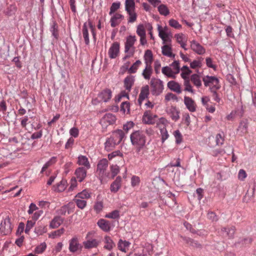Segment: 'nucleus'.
I'll return each mask as SVG.
<instances>
[{
  "label": "nucleus",
  "mask_w": 256,
  "mask_h": 256,
  "mask_svg": "<svg viewBox=\"0 0 256 256\" xmlns=\"http://www.w3.org/2000/svg\"><path fill=\"white\" fill-rule=\"evenodd\" d=\"M130 142L133 146H144L146 138L142 130H136L130 136Z\"/></svg>",
  "instance_id": "nucleus-1"
},
{
  "label": "nucleus",
  "mask_w": 256,
  "mask_h": 256,
  "mask_svg": "<svg viewBox=\"0 0 256 256\" xmlns=\"http://www.w3.org/2000/svg\"><path fill=\"white\" fill-rule=\"evenodd\" d=\"M108 164V160L106 158L100 160L96 168V172L98 174L99 180L101 182L106 180V178L108 176V173L106 172V170Z\"/></svg>",
  "instance_id": "nucleus-2"
},
{
  "label": "nucleus",
  "mask_w": 256,
  "mask_h": 256,
  "mask_svg": "<svg viewBox=\"0 0 256 256\" xmlns=\"http://www.w3.org/2000/svg\"><path fill=\"white\" fill-rule=\"evenodd\" d=\"M88 26H89L90 30L93 38L94 40L96 39V33L95 32L94 26L92 24L90 20H88V22H86L84 24L82 30V36L86 45H88L90 44Z\"/></svg>",
  "instance_id": "nucleus-3"
},
{
  "label": "nucleus",
  "mask_w": 256,
  "mask_h": 256,
  "mask_svg": "<svg viewBox=\"0 0 256 256\" xmlns=\"http://www.w3.org/2000/svg\"><path fill=\"white\" fill-rule=\"evenodd\" d=\"M152 86V92L153 95L158 96L164 90L163 82L160 79L153 78L150 82Z\"/></svg>",
  "instance_id": "nucleus-4"
},
{
  "label": "nucleus",
  "mask_w": 256,
  "mask_h": 256,
  "mask_svg": "<svg viewBox=\"0 0 256 256\" xmlns=\"http://www.w3.org/2000/svg\"><path fill=\"white\" fill-rule=\"evenodd\" d=\"M136 40L135 36H128L126 38L124 44V52H130L134 54L135 52L134 44Z\"/></svg>",
  "instance_id": "nucleus-5"
},
{
  "label": "nucleus",
  "mask_w": 256,
  "mask_h": 256,
  "mask_svg": "<svg viewBox=\"0 0 256 256\" xmlns=\"http://www.w3.org/2000/svg\"><path fill=\"white\" fill-rule=\"evenodd\" d=\"M116 118L115 115L110 113L106 114L102 118L100 124L102 128H106L108 124H113L116 122Z\"/></svg>",
  "instance_id": "nucleus-6"
},
{
  "label": "nucleus",
  "mask_w": 256,
  "mask_h": 256,
  "mask_svg": "<svg viewBox=\"0 0 256 256\" xmlns=\"http://www.w3.org/2000/svg\"><path fill=\"white\" fill-rule=\"evenodd\" d=\"M202 80L206 86H210V88L220 86L219 84V80L216 76H206L203 78Z\"/></svg>",
  "instance_id": "nucleus-7"
},
{
  "label": "nucleus",
  "mask_w": 256,
  "mask_h": 256,
  "mask_svg": "<svg viewBox=\"0 0 256 256\" xmlns=\"http://www.w3.org/2000/svg\"><path fill=\"white\" fill-rule=\"evenodd\" d=\"M12 227L10 219L8 218L2 220L0 224V232L3 235H7L11 232Z\"/></svg>",
  "instance_id": "nucleus-8"
},
{
  "label": "nucleus",
  "mask_w": 256,
  "mask_h": 256,
  "mask_svg": "<svg viewBox=\"0 0 256 256\" xmlns=\"http://www.w3.org/2000/svg\"><path fill=\"white\" fill-rule=\"evenodd\" d=\"M82 248V245L79 243L78 238L74 236L69 240V250L72 253L80 250Z\"/></svg>",
  "instance_id": "nucleus-9"
},
{
  "label": "nucleus",
  "mask_w": 256,
  "mask_h": 256,
  "mask_svg": "<svg viewBox=\"0 0 256 256\" xmlns=\"http://www.w3.org/2000/svg\"><path fill=\"white\" fill-rule=\"evenodd\" d=\"M158 116L156 114H152L150 111H146L142 116V122L146 124H153L156 122V118Z\"/></svg>",
  "instance_id": "nucleus-10"
},
{
  "label": "nucleus",
  "mask_w": 256,
  "mask_h": 256,
  "mask_svg": "<svg viewBox=\"0 0 256 256\" xmlns=\"http://www.w3.org/2000/svg\"><path fill=\"white\" fill-rule=\"evenodd\" d=\"M120 53V44L118 42H114L111 45L108 51L109 57L112 59L116 58Z\"/></svg>",
  "instance_id": "nucleus-11"
},
{
  "label": "nucleus",
  "mask_w": 256,
  "mask_h": 256,
  "mask_svg": "<svg viewBox=\"0 0 256 256\" xmlns=\"http://www.w3.org/2000/svg\"><path fill=\"white\" fill-rule=\"evenodd\" d=\"M190 48L195 53L199 55H202L206 52L205 48L195 40L190 42Z\"/></svg>",
  "instance_id": "nucleus-12"
},
{
  "label": "nucleus",
  "mask_w": 256,
  "mask_h": 256,
  "mask_svg": "<svg viewBox=\"0 0 256 256\" xmlns=\"http://www.w3.org/2000/svg\"><path fill=\"white\" fill-rule=\"evenodd\" d=\"M125 134L122 130L118 129L112 132L110 136L112 139L118 144H119L122 139L124 138Z\"/></svg>",
  "instance_id": "nucleus-13"
},
{
  "label": "nucleus",
  "mask_w": 256,
  "mask_h": 256,
  "mask_svg": "<svg viewBox=\"0 0 256 256\" xmlns=\"http://www.w3.org/2000/svg\"><path fill=\"white\" fill-rule=\"evenodd\" d=\"M104 248L108 251H111L116 247V244L112 238L108 236H105L103 239Z\"/></svg>",
  "instance_id": "nucleus-14"
},
{
  "label": "nucleus",
  "mask_w": 256,
  "mask_h": 256,
  "mask_svg": "<svg viewBox=\"0 0 256 256\" xmlns=\"http://www.w3.org/2000/svg\"><path fill=\"white\" fill-rule=\"evenodd\" d=\"M97 224L104 232H108L112 229L110 222L104 218L100 219L97 222Z\"/></svg>",
  "instance_id": "nucleus-15"
},
{
  "label": "nucleus",
  "mask_w": 256,
  "mask_h": 256,
  "mask_svg": "<svg viewBox=\"0 0 256 256\" xmlns=\"http://www.w3.org/2000/svg\"><path fill=\"white\" fill-rule=\"evenodd\" d=\"M184 104L190 112H194L196 110V103L191 98L185 96L184 97Z\"/></svg>",
  "instance_id": "nucleus-16"
},
{
  "label": "nucleus",
  "mask_w": 256,
  "mask_h": 256,
  "mask_svg": "<svg viewBox=\"0 0 256 256\" xmlns=\"http://www.w3.org/2000/svg\"><path fill=\"white\" fill-rule=\"evenodd\" d=\"M87 170L84 167H79L76 169L74 174L78 182H82L84 180L86 176Z\"/></svg>",
  "instance_id": "nucleus-17"
},
{
  "label": "nucleus",
  "mask_w": 256,
  "mask_h": 256,
  "mask_svg": "<svg viewBox=\"0 0 256 256\" xmlns=\"http://www.w3.org/2000/svg\"><path fill=\"white\" fill-rule=\"evenodd\" d=\"M122 179L120 176L116 178L110 186V190L112 192L116 193L121 188Z\"/></svg>",
  "instance_id": "nucleus-18"
},
{
  "label": "nucleus",
  "mask_w": 256,
  "mask_h": 256,
  "mask_svg": "<svg viewBox=\"0 0 256 256\" xmlns=\"http://www.w3.org/2000/svg\"><path fill=\"white\" fill-rule=\"evenodd\" d=\"M112 96V91L110 89H105L100 92L98 97L104 102H108Z\"/></svg>",
  "instance_id": "nucleus-19"
},
{
  "label": "nucleus",
  "mask_w": 256,
  "mask_h": 256,
  "mask_svg": "<svg viewBox=\"0 0 256 256\" xmlns=\"http://www.w3.org/2000/svg\"><path fill=\"white\" fill-rule=\"evenodd\" d=\"M124 18V16L122 14L118 13L114 14L110 20V26L112 28L116 26Z\"/></svg>",
  "instance_id": "nucleus-20"
},
{
  "label": "nucleus",
  "mask_w": 256,
  "mask_h": 256,
  "mask_svg": "<svg viewBox=\"0 0 256 256\" xmlns=\"http://www.w3.org/2000/svg\"><path fill=\"white\" fill-rule=\"evenodd\" d=\"M134 76L131 75L127 76L124 79V87L125 88L126 90H128V92L130 91L132 87L134 84Z\"/></svg>",
  "instance_id": "nucleus-21"
},
{
  "label": "nucleus",
  "mask_w": 256,
  "mask_h": 256,
  "mask_svg": "<svg viewBox=\"0 0 256 256\" xmlns=\"http://www.w3.org/2000/svg\"><path fill=\"white\" fill-rule=\"evenodd\" d=\"M168 88L172 91H173L178 94L182 92L181 87L180 84L174 80H170L168 82Z\"/></svg>",
  "instance_id": "nucleus-22"
},
{
  "label": "nucleus",
  "mask_w": 256,
  "mask_h": 256,
  "mask_svg": "<svg viewBox=\"0 0 256 256\" xmlns=\"http://www.w3.org/2000/svg\"><path fill=\"white\" fill-rule=\"evenodd\" d=\"M149 94V86L146 85L142 87L138 98V102L140 105L144 100L146 98Z\"/></svg>",
  "instance_id": "nucleus-23"
},
{
  "label": "nucleus",
  "mask_w": 256,
  "mask_h": 256,
  "mask_svg": "<svg viewBox=\"0 0 256 256\" xmlns=\"http://www.w3.org/2000/svg\"><path fill=\"white\" fill-rule=\"evenodd\" d=\"M162 52L164 56L172 58H175L176 55L172 52V48L171 46L168 44H164L162 47Z\"/></svg>",
  "instance_id": "nucleus-24"
},
{
  "label": "nucleus",
  "mask_w": 256,
  "mask_h": 256,
  "mask_svg": "<svg viewBox=\"0 0 256 256\" xmlns=\"http://www.w3.org/2000/svg\"><path fill=\"white\" fill-rule=\"evenodd\" d=\"M158 36L162 40V43L164 44L168 41H170V40L168 38L169 32L162 31V27L160 24H158Z\"/></svg>",
  "instance_id": "nucleus-25"
},
{
  "label": "nucleus",
  "mask_w": 256,
  "mask_h": 256,
  "mask_svg": "<svg viewBox=\"0 0 256 256\" xmlns=\"http://www.w3.org/2000/svg\"><path fill=\"white\" fill-rule=\"evenodd\" d=\"M99 244L100 242L96 239H90L83 242L84 248L86 249H90L96 248Z\"/></svg>",
  "instance_id": "nucleus-26"
},
{
  "label": "nucleus",
  "mask_w": 256,
  "mask_h": 256,
  "mask_svg": "<svg viewBox=\"0 0 256 256\" xmlns=\"http://www.w3.org/2000/svg\"><path fill=\"white\" fill-rule=\"evenodd\" d=\"M64 222V218L60 216H56L51 220L50 227L52 228H58Z\"/></svg>",
  "instance_id": "nucleus-27"
},
{
  "label": "nucleus",
  "mask_w": 256,
  "mask_h": 256,
  "mask_svg": "<svg viewBox=\"0 0 256 256\" xmlns=\"http://www.w3.org/2000/svg\"><path fill=\"white\" fill-rule=\"evenodd\" d=\"M130 244V243L129 242L120 239L118 244V248L120 250L126 252L128 250Z\"/></svg>",
  "instance_id": "nucleus-28"
},
{
  "label": "nucleus",
  "mask_w": 256,
  "mask_h": 256,
  "mask_svg": "<svg viewBox=\"0 0 256 256\" xmlns=\"http://www.w3.org/2000/svg\"><path fill=\"white\" fill-rule=\"evenodd\" d=\"M152 72L153 70L152 65H145V68L142 74L145 80H149L150 78Z\"/></svg>",
  "instance_id": "nucleus-29"
},
{
  "label": "nucleus",
  "mask_w": 256,
  "mask_h": 256,
  "mask_svg": "<svg viewBox=\"0 0 256 256\" xmlns=\"http://www.w3.org/2000/svg\"><path fill=\"white\" fill-rule=\"evenodd\" d=\"M78 164L80 166H84L86 169H89L90 168V164L88 158L86 156L80 155L78 158Z\"/></svg>",
  "instance_id": "nucleus-30"
},
{
  "label": "nucleus",
  "mask_w": 256,
  "mask_h": 256,
  "mask_svg": "<svg viewBox=\"0 0 256 256\" xmlns=\"http://www.w3.org/2000/svg\"><path fill=\"white\" fill-rule=\"evenodd\" d=\"M118 145L110 137L108 138L104 142V149L107 152H110L114 150L116 146Z\"/></svg>",
  "instance_id": "nucleus-31"
},
{
  "label": "nucleus",
  "mask_w": 256,
  "mask_h": 256,
  "mask_svg": "<svg viewBox=\"0 0 256 256\" xmlns=\"http://www.w3.org/2000/svg\"><path fill=\"white\" fill-rule=\"evenodd\" d=\"M168 114L170 116L171 118L176 121L180 118L179 112L175 106H171L167 111Z\"/></svg>",
  "instance_id": "nucleus-32"
},
{
  "label": "nucleus",
  "mask_w": 256,
  "mask_h": 256,
  "mask_svg": "<svg viewBox=\"0 0 256 256\" xmlns=\"http://www.w3.org/2000/svg\"><path fill=\"white\" fill-rule=\"evenodd\" d=\"M144 58L145 65H152L153 60V55L150 50H146Z\"/></svg>",
  "instance_id": "nucleus-33"
},
{
  "label": "nucleus",
  "mask_w": 256,
  "mask_h": 256,
  "mask_svg": "<svg viewBox=\"0 0 256 256\" xmlns=\"http://www.w3.org/2000/svg\"><path fill=\"white\" fill-rule=\"evenodd\" d=\"M248 124L246 120L242 121L238 128V132L240 135H243L247 132Z\"/></svg>",
  "instance_id": "nucleus-34"
},
{
  "label": "nucleus",
  "mask_w": 256,
  "mask_h": 256,
  "mask_svg": "<svg viewBox=\"0 0 256 256\" xmlns=\"http://www.w3.org/2000/svg\"><path fill=\"white\" fill-rule=\"evenodd\" d=\"M50 31L52 32V36L56 39H58V26L55 21H52L50 23Z\"/></svg>",
  "instance_id": "nucleus-35"
},
{
  "label": "nucleus",
  "mask_w": 256,
  "mask_h": 256,
  "mask_svg": "<svg viewBox=\"0 0 256 256\" xmlns=\"http://www.w3.org/2000/svg\"><path fill=\"white\" fill-rule=\"evenodd\" d=\"M222 232L224 235L225 234L226 236L232 238L234 234L235 229L232 226L228 228H222Z\"/></svg>",
  "instance_id": "nucleus-36"
},
{
  "label": "nucleus",
  "mask_w": 256,
  "mask_h": 256,
  "mask_svg": "<svg viewBox=\"0 0 256 256\" xmlns=\"http://www.w3.org/2000/svg\"><path fill=\"white\" fill-rule=\"evenodd\" d=\"M57 161V158L56 156L52 157L48 162H46L43 166L41 173H42L45 171L48 168L54 164Z\"/></svg>",
  "instance_id": "nucleus-37"
},
{
  "label": "nucleus",
  "mask_w": 256,
  "mask_h": 256,
  "mask_svg": "<svg viewBox=\"0 0 256 256\" xmlns=\"http://www.w3.org/2000/svg\"><path fill=\"white\" fill-rule=\"evenodd\" d=\"M162 72L164 74L166 75L168 78H174L176 77V76L174 75L172 69L169 66H166L163 67L162 68Z\"/></svg>",
  "instance_id": "nucleus-38"
},
{
  "label": "nucleus",
  "mask_w": 256,
  "mask_h": 256,
  "mask_svg": "<svg viewBox=\"0 0 256 256\" xmlns=\"http://www.w3.org/2000/svg\"><path fill=\"white\" fill-rule=\"evenodd\" d=\"M135 2L134 0H126L125 10L126 12L135 10Z\"/></svg>",
  "instance_id": "nucleus-39"
},
{
  "label": "nucleus",
  "mask_w": 256,
  "mask_h": 256,
  "mask_svg": "<svg viewBox=\"0 0 256 256\" xmlns=\"http://www.w3.org/2000/svg\"><path fill=\"white\" fill-rule=\"evenodd\" d=\"M182 73L180 74L182 78L184 80L189 79L188 76L192 73V70L187 66H184L181 68Z\"/></svg>",
  "instance_id": "nucleus-40"
},
{
  "label": "nucleus",
  "mask_w": 256,
  "mask_h": 256,
  "mask_svg": "<svg viewBox=\"0 0 256 256\" xmlns=\"http://www.w3.org/2000/svg\"><path fill=\"white\" fill-rule=\"evenodd\" d=\"M158 12L161 15L164 16H167L170 14V10L167 7V6L164 4H160L158 8Z\"/></svg>",
  "instance_id": "nucleus-41"
},
{
  "label": "nucleus",
  "mask_w": 256,
  "mask_h": 256,
  "mask_svg": "<svg viewBox=\"0 0 256 256\" xmlns=\"http://www.w3.org/2000/svg\"><path fill=\"white\" fill-rule=\"evenodd\" d=\"M190 80L196 87L200 88L202 86V82L199 75L197 74H192L190 77Z\"/></svg>",
  "instance_id": "nucleus-42"
},
{
  "label": "nucleus",
  "mask_w": 256,
  "mask_h": 256,
  "mask_svg": "<svg viewBox=\"0 0 256 256\" xmlns=\"http://www.w3.org/2000/svg\"><path fill=\"white\" fill-rule=\"evenodd\" d=\"M142 64L140 60H137L136 62L128 69L129 74H134L136 72L140 65Z\"/></svg>",
  "instance_id": "nucleus-43"
},
{
  "label": "nucleus",
  "mask_w": 256,
  "mask_h": 256,
  "mask_svg": "<svg viewBox=\"0 0 256 256\" xmlns=\"http://www.w3.org/2000/svg\"><path fill=\"white\" fill-rule=\"evenodd\" d=\"M160 130L162 142L164 143L168 138L169 134L166 128L164 126L160 128Z\"/></svg>",
  "instance_id": "nucleus-44"
},
{
  "label": "nucleus",
  "mask_w": 256,
  "mask_h": 256,
  "mask_svg": "<svg viewBox=\"0 0 256 256\" xmlns=\"http://www.w3.org/2000/svg\"><path fill=\"white\" fill-rule=\"evenodd\" d=\"M220 86H218L217 88H216V87L210 88V92L212 94L213 99L214 101L216 102H220V98L218 96L217 94V92H216V90L220 89Z\"/></svg>",
  "instance_id": "nucleus-45"
},
{
  "label": "nucleus",
  "mask_w": 256,
  "mask_h": 256,
  "mask_svg": "<svg viewBox=\"0 0 256 256\" xmlns=\"http://www.w3.org/2000/svg\"><path fill=\"white\" fill-rule=\"evenodd\" d=\"M74 201L76 202L77 206L80 208L84 209L86 205V201L85 200H82L75 197Z\"/></svg>",
  "instance_id": "nucleus-46"
},
{
  "label": "nucleus",
  "mask_w": 256,
  "mask_h": 256,
  "mask_svg": "<svg viewBox=\"0 0 256 256\" xmlns=\"http://www.w3.org/2000/svg\"><path fill=\"white\" fill-rule=\"evenodd\" d=\"M120 216V211L114 210L106 214L105 218L112 219H118Z\"/></svg>",
  "instance_id": "nucleus-47"
},
{
  "label": "nucleus",
  "mask_w": 256,
  "mask_h": 256,
  "mask_svg": "<svg viewBox=\"0 0 256 256\" xmlns=\"http://www.w3.org/2000/svg\"><path fill=\"white\" fill-rule=\"evenodd\" d=\"M224 141V136L223 132L218 134L216 136V142L218 146H222Z\"/></svg>",
  "instance_id": "nucleus-48"
},
{
  "label": "nucleus",
  "mask_w": 256,
  "mask_h": 256,
  "mask_svg": "<svg viewBox=\"0 0 256 256\" xmlns=\"http://www.w3.org/2000/svg\"><path fill=\"white\" fill-rule=\"evenodd\" d=\"M65 230L64 228H61L59 230L52 232L49 234V237L52 238H55L60 236L64 232Z\"/></svg>",
  "instance_id": "nucleus-49"
},
{
  "label": "nucleus",
  "mask_w": 256,
  "mask_h": 256,
  "mask_svg": "<svg viewBox=\"0 0 256 256\" xmlns=\"http://www.w3.org/2000/svg\"><path fill=\"white\" fill-rule=\"evenodd\" d=\"M128 15V23H133L136 20L137 18V14L135 12V10H131L126 12Z\"/></svg>",
  "instance_id": "nucleus-50"
},
{
  "label": "nucleus",
  "mask_w": 256,
  "mask_h": 256,
  "mask_svg": "<svg viewBox=\"0 0 256 256\" xmlns=\"http://www.w3.org/2000/svg\"><path fill=\"white\" fill-rule=\"evenodd\" d=\"M75 197L80 199L84 200L90 198V195L88 191L84 190L82 192L78 193Z\"/></svg>",
  "instance_id": "nucleus-51"
},
{
  "label": "nucleus",
  "mask_w": 256,
  "mask_h": 256,
  "mask_svg": "<svg viewBox=\"0 0 256 256\" xmlns=\"http://www.w3.org/2000/svg\"><path fill=\"white\" fill-rule=\"evenodd\" d=\"M170 66L172 67L171 68L174 72V75L179 73L180 68L178 61L174 60L173 62L171 64Z\"/></svg>",
  "instance_id": "nucleus-52"
},
{
  "label": "nucleus",
  "mask_w": 256,
  "mask_h": 256,
  "mask_svg": "<svg viewBox=\"0 0 256 256\" xmlns=\"http://www.w3.org/2000/svg\"><path fill=\"white\" fill-rule=\"evenodd\" d=\"M46 248V244L45 242L41 243L40 245L38 246L34 250V252L36 254L42 253Z\"/></svg>",
  "instance_id": "nucleus-53"
},
{
  "label": "nucleus",
  "mask_w": 256,
  "mask_h": 256,
  "mask_svg": "<svg viewBox=\"0 0 256 256\" xmlns=\"http://www.w3.org/2000/svg\"><path fill=\"white\" fill-rule=\"evenodd\" d=\"M136 34L140 36H146V30L144 28V26L143 24H139L137 26L136 28Z\"/></svg>",
  "instance_id": "nucleus-54"
},
{
  "label": "nucleus",
  "mask_w": 256,
  "mask_h": 256,
  "mask_svg": "<svg viewBox=\"0 0 256 256\" xmlns=\"http://www.w3.org/2000/svg\"><path fill=\"white\" fill-rule=\"evenodd\" d=\"M174 136L176 139V144H180L182 141V136L179 130H176L174 132Z\"/></svg>",
  "instance_id": "nucleus-55"
},
{
  "label": "nucleus",
  "mask_w": 256,
  "mask_h": 256,
  "mask_svg": "<svg viewBox=\"0 0 256 256\" xmlns=\"http://www.w3.org/2000/svg\"><path fill=\"white\" fill-rule=\"evenodd\" d=\"M168 24L170 26H172L176 29H180L182 28V25L179 24L178 21H177L176 20L172 18V19L170 20L169 22H168Z\"/></svg>",
  "instance_id": "nucleus-56"
},
{
  "label": "nucleus",
  "mask_w": 256,
  "mask_h": 256,
  "mask_svg": "<svg viewBox=\"0 0 256 256\" xmlns=\"http://www.w3.org/2000/svg\"><path fill=\"white\" fill-rule=\"evenodd\" d=\"M110 172L112 173V178H114L120 172L119 166L116 165H112L110 166Z\"/></svg>",
  "instance_id": "nucleus-57"
},
{
  "label": "nucleus",
  "mask_w": 256,
  "mask_h": 256,
  "mask_svg": "<svg viewBox=\"0 0 256 256\" xmlns=\"http://www.w3.org/2000/svg\"><path fill=\"white\" fill-rule=\"evenodd\" d=\"M202 58H200V60H193L190 63V67L192 68H200L202 66Z\"/></svg>",
  "instance_id": "nucleus-58"
},
{
  "label": "nucleus",
  "mask_w": 256,
  "mask_h": 256,
  "mask_svg": "<svg viewBox=\"0 0 256 256\" xmlns=\"http://www.w3.org/2000/svg\"><path fill=\"white\" fill-rule=\"evenodd\" d=\"M120 2H113L110 6L109 14L112 15L116 11L119 9L120 7Z\"/></svg>",
  "instance_id": "nucleus-59"
},
{
  "label": "nucleus",
  "mask_w": 256,
  "mask_h": 256,
  "mask_svg": "<svg viewBox=\"0 0 256 256\" xmlns=\"http://www.w3.org/2000/svg\"><path fill=\"white\" fill-rule=\"evenodd\" d=\"M140 178L136 176H133L131 178V186L132 187L134 188L135 186H138L140 184Z\"/></svg>",
  "instance_id": "nucleus-60"
},
{
  "label": "nucleus",
  "mask_w": 256,
  "mask_h": 256,
  "mask_svg": "<svg viewBox=\"0 0 256 256\" xmlns=\"http://www.w3.org/2000/svg\"><path fill=\"white\" fill-rule=\"evenodd\" d=\"M174 37L176 38L177 42L179 44H181L186 42V38L185 36L183 34L181 33L176 34H175Z\"/></svg>",
  "instance_id": "nucleus-61"
},
{
  "label": "nucleus",
  "mask_w": 256,
  "mask_h": 256,
  "mask_svg": "<svg viewBox=\"0 0 256 256\" xmlns=\"http://www.w3.org/2000/svg\"><path fill=\"white\" fill-rule=\"evenodd\" d=\"M184 86H185L184 90L185 91H187L192 94L194 93V91L192 88V86L190 84L189 79L184 80Z\"/></svg>",
  "instance_id": "nucleus-62"
},
{
  "label": "nucleus",
  "mask_w": 256,
  "mask_h": 256,
  "mask_svg": "<svg viewBox=\"0 0 256 256\" xmlns=\"http://www.w3.org/2000/svg\"><path fill=\"white\" fill-rule=\"evenodd\" d=\"M57 212L59 214L64 216L66 215L67 212L68 214L70 213L69 207L68 205H64L62 206L60 209H58Z\"/></svg>",
  "instance_id": "nucleus-63"
},
{
  "label": "nucleus",
  "mask_w": 256,
  "mask_h": 256,
  "mask_svg": "<svg viewBox=\"0 0 256 256\" xmlns=\"http://www.w3.org/2000/svg\"><path fill=\"white\" fill-rule=\"evenodd\" d=\"M120 110L124 113L130 111V103L127 102H122L120 105Z\"/></svg>",
  "instance_id": "nucleus-64"
}]
</instances>
